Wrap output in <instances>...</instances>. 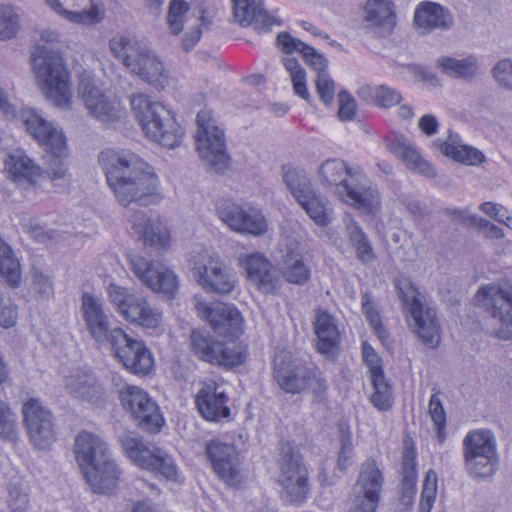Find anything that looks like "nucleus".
Masks as SVG:
<instances>
[{
    "label": "nucleus",
    "instance_id": "bb28decb",
    "mask_svg": "<svg viewBox=\"0 0 512 512\" xmlns=\"http://www.w3.org/2000/svg\"><path fill=\"white\" fill-rule=\"evenodd\" d=\"M140 79L154 86L156 89H163L168 80V73L164 69L163 63L148 48L144 47L138 50L133 63L130 67Z\"/></svg>",
    "mask_w": 512,
    "mask_h": 512
},
{
    "label": "nucleus",
    "instance_id": "13d9d810",
    "mask_svg": "<svg viewBox=\"0 0 512 512\" xmlns=\"http://www.w3.org/2000/svg\"><path fill=\"white\" fill-rule=\"evenodd\" d=\"M189 10L185 0H172L169 4L167 23L170 32L178 35L183 30V16Z\"/></svg>",
    "mask_w": 512,
    "mask_h": 512
},
{
    "label": "nucleus",
    "instance_id": "aec40b11",
    "mask_svg": "<svg viewBox=\"0 0 512 512\" xmlns=\"http://www.w3.org/2000/svg\"><path fill=\"white\" fill-rule=\"evenodd\" d=\"M205 455L223 482L229 486L240 483V454L234 444L212 439L206 443Z\"/></svg>",
    "mask_w": 512,
    "mask_h": 512
},
{
    "label": "nucleus",
    "instance_id": "4468645a",
    "mask_svg": "<svg viewBox=\"0 0 512 512\" xmlns=\"http://www.w3.org/2000/svg\"><path fill=\"white\" fill-rule=\"evenodd\" d=\"M475 302L499 324L496 336L502 340L512 339V286L489 284L476 293Z\"/></svg>",
    "mask_w": 512,
    "mask_h": 512
},
{
    "label": "nucleus",
    "instance_id": "e2e57ef3",
    "mask_svg": "<svg viewBox=\"0 0 512 512\" xmlns=\"http://www.w3.org/2000/svg\"><path fill=\"white\" fill-rule=\"evenodd\" d=\"M338 118L343 121H352L356 116L357 104L350 92L341 90L338 93Z\"/></svg>",
    "mask_w": 512,
    "mask_h": 512
},
{
    "label": "nucleus",
    "instance_id": "cd10ccee",
    "mask_svg": "<svg viewBox=\"0 0 512 512\" xmlns=\"http://www.w3.org/2000/svg\"><path fill=\"white\" fill-rule=\"evenodd\" d=\"M233 15L235 21L242 27L253 25L254 29L259 33H268L274 25L281 26L282 20L270 15L263 4H256L250 1L238 6H233Z\"/></svg>",
    "mask_w": 512,
    "mask_h": 512
},
{
    "label": "nucleus",
    "instance_id": "4c0bfd02",
    "mask_svg": "<svg viewBox=\"0 0 512 512\" xmlns=\"http://www.w3.org/2000/svg\"><path fill=\"white\" fill-rule=\"evenodd\" d=\"M346 234L356 258L362 264H369L377 259L372 243L363 228L353 218L346 223Z\"/></svg>",
    "mask_w": 512,
    "mask_h": 512
},
{
    "label": "nucleus",
    "instance_id": "79ce46f5",
    "mask_svg": "<svg viewBox=\"0 0 512 512\" xmlns=\"http://www.w3.org/2000/svg\"><path fill=\"white\" fill-rule=\"evenodd\" d=\"M130 374L139 378L150 377L155 371V359L150 349L142 342L130 338Z\"/></svg>",
    "mask_w": 512,
    "mask_h": 512
},
{
    "label": "nucleus",
    "instance_id": "69168bd1",
    "mask_svg": "<svg viewBox=\"0 0 512 512\" xmlns=\"http://www.w3.org/2000/svg\"><path fill=\"white\" fill-rule=\"evenodd\" d=\"M110 301L117 307L118 312L128 320V292L125 287L110 283L108 288Z\"/></svg>",
    "mask_w": 512,
    "mask_h": 512
},
{
    "label": "nucleus",
    "instance_id": "b1692460",
    "mask_svg": "<svg viewBox=\"0 0 512 512\" xmlns=\"http://www.w3.org/2000/svg\"><path fill=\"white\" fill-rule=\"evenodd\" d=\"M78 93L91 115L102 121H113L119 118V110L104 92L95 84L90 76H81Z\"/></svg>",
    "mask_w": 512,
    "mask_h": 512
},
{
    "label": "nucleus",
    "instance_id": "5fc2aeb1",
    "mask_svg": "<svg viewBox=\"0 0 512 512\" xmlns=\"http://www.w3.org/2000/svg\"><path fill=\"white\" fill-rule=\"evenodd\" d=\"M20 29L18 14L10 5H0V40L6 41L16 37Z\"/></svg>",
    "mask_w": 512,
    "mask_h": 512
},
{
    "label": "nucleus",
    "instance_id": "6ab92c4d",
    "mask_svg": "<svg viewBox=\"0 0 512 512\" xmlns=\"http://www.w3.org/2000/svg\"><path fill=\"white\" fill-rule=\"evenodd\" d=\"M195 307L219 336L237 339L243 333L244 320L234 304L218 302L210 305L199 301Z\"/></svg>",
    "mask_w": 512,
    "mask_h": 512
},
{
    "label": "nucleus",
    "instance_id": "37998d69",
    "mask_svg": "<svg viewBox=\"0 0 512 512\" xmlns=\"http://www.w3.org/2000/svg\"><path fill=\"white\" fill-rule=\"evenodd\" d=\"M468 475L476 481L492 479L499 466V456H463Z\"/></svg>",
    "mask_w": 512,
    "mask_h": 512
},
{
    "label": "nucleus",
    "instance_id": "f3484780",
    "mask_svg": "<svg viewBox=\"0 0 512 512\" xmlns=\"http://www.w3.org/2000/svg\"><path fill=\"white\" fill-rule=\"evenodd\" d=\"M130 460L138 467L152 472L157 478L180 482L181 472L174 457L161 448H149L137 439L130 438Z\"/></svg>",
    "mask_w": 512,
    "mask_h": 512
},
{
    "label": "nucleus",
    "instance_id": "72a5a7b5",
    "mask_svg": "<svg viewBox=\"0 0 512 512\" xmlns=\"http://www.w3.org/2000/svg\"><path fill=\"white\" fill-rule=\"evenodd\" d=\"M314 330L318 352L326 356L334 355L339 348L340 333L333 316L325 310L318 311Z\"/></svg>",
    "mask_w": 512,
    "mask_h": 512
},
{
    "label": "nucleus",
    "instance_id": "473e14b6",
    "mask_svg": "<svg viewBox=\"0 0 512 512\" xmlns=\"http://www.w3.org/2000/svg\"><path fill=\"white\" fill-rule=\"evenodd\" d=\"M432 147L451 160H486L481 150L465 144L462 137L452 130L448 131L446 139H435Z\"/></svg>",
    "mask_w": 512,
    "mask_h": 512
},
{
    "label": "nucleus",
    "instance_id": "864d4df0",
    "mask_svg": "<svg viewBox=\"0 0 512 512\" xmlns=\"http://www.w3.org/2000/svg\"><path fill=\"white\" fill-rule=\"evenodd\" d=\"M17 436V416L9 403L0 399V439L14 441Z\"/></svg>",
    "mask_w": 512,
    "mask_h": 512
},
{
    "label": "nucleus",
    "instance_id": "603ef678",
    "mask_svg": "<svg viewBox=\"0 0 512 512\" xmlns=\"http://www.w3.org/2000/svg\"><path fill=\"white\" fill-rule=\"evenodd\" d=\"M337 430L340 441L337 465L341 471H345L353 453L352 433L349 424L344 420L338 421Z\"/></svg>",
    "mask_w": 512,
    "mask_h": 512
},
{
    "label": "nucleus",
    "instance_id": "052dcab7",
    "mask_svg": "<svg viewBox=\"0 0 512 512\" xmlns=\"http://www.w3.org/2000/svg\"><path fill=\"white\" fill-rule=\"evenodd\" d=\"M362 357L369 369L370 378L385 375L382 359L367 341L362 343Z\"/></svg>",
    "mask_w": 512,
    "mask_h": 512
},
{
    "label": "nucleus",
    "instance_id": "bf43d9fd",
    "mask_svg": "<svg viewBox=\"0 0 512 512\" xmlns=\"http://www.w3.org/2000/svg\"><path fill=\"white\" fill-rule=\"evenodd\" d=\"M316 93L319 100L326 106L330 107L335 97V82L328 73H322L315 79Z\"/></svg>",
    "mask_w": 512,
    "mask_h": 512
},
{
    "label": "nucleus",
    "instance_id": "a878e982",
    "mask_svg": "<svg viewBox=\"0 0 512 512\" xmlns=\"http://www.w3.org/2000/svg\"><path fill=\"white\" fill-rule=\"evenodd\" d=\"M413 21L424 34L433 30L446 31L454 24L449 9L432 1H422L417 5Z\"/></svg>",
    "mask_w": 512,
    "mask_h": 512
},
{
    "label": "nucleus",
    "instance_id": "ddd939ff",
    "mask_svg": "<svg viewBox=\"0 0 512 512\" xmlns=\"http://www.w3.org/2000/svg\"><path fill=\"white\" fill-rule=\"evenodd\" d=\"M19 121H21L26 132L36 140L45 153L59 160L68 157L65 133L43 118L36 109L30 107L21 108L19 111Z\"/></svg>",
    "mask_w": 512,
    "mask_h": 512
},
{
    "label": "nucleus",
    "instance_id": "de8ad7c7",
    "mask_svg": "<svg viewBox=\"0 0 512 512\" xmlns=\"http://www.w3.org/2000/svg\"><path fill=\"white\" fill-rule=\"evenodd\" d=\"M285 493L286 501L290 504L301 505L307 499L310 491L308 474L298 476L294 479L287 478V480H279Z\"/></svg>",
    "mask_w": 512,
    "mask_h": 512
},
{
    "label": "nucleus",
    "instance_id": "0e129e2a",
    "mask_svg": "<svg viewBox=\"0 0 512 512\" xmlns=\"http://www.w3.org/2000/svg\"><path fill=\"white\" fill-rule=\"evenodd\" d=\"M302 58L308 66L317 72V75L328 73V59L314 47L305 46L304 51H302Z\"/></svg>",
    "mask_w": 512,
    "mask_h": 512
},
{
    "label": "nucleus",
    "instance_id": "7ed1b4c3",
    "mask_svg": "<svg viewBox=\"0 0 512 512\" xmlns=\"http://www.w3.org/2000/svg\"><path fill=\"white\" fill-rule=\"evenodd\" d=\"M30 59L38 85L45 97L58 108H70V73L61 53L45 45H36Z\"/></svg>",
    "mask_w": 512,
    "mask_h": 512
},
{
    "label": "nucleus",
    "instance_id": "6e6d98bb",
    "mask_svg": "<svg viewBox=\"0 0 512 512\" xmlns=\"http://www.w3.org/2000/svg\"><path fill=\"white\" fill-rule=\"evenodd\" d=\"M437 496V474L429 469L423 481L418 512H430Z\"/></svg>",
    "mask_w": 512,
    "mask_h": 512
},
{
    "label": "nucleus",
    "instance_id": "f257e3e1",
    "mask_svg": "<svg viewBox=\"0 0 512 512\" xmlns=\"http://www.w3.org/2000/svg\"><path fill=\"white\" fill-rule=\"evenodd\" d=\"M75 458L95 494L110 495L119 483L121 470L108 445L93 433L83 431L75 438Z\"/></svg>",
    "mask_w": 512,
    "mask_h": 512
},
{
    "label": "nucleus",
    "instance_id": "20e7f679",
    "mask_svg": "<svg viewBox=\"0 0 512 512\" xmlns=\"http://www.w3.org/2000/svg\"><path fill=\"white\" fill-rule=\"evenodd\" d=\"M130 107L145 135L164 148L180 145L184 132L171 110L144 94L130 97Z\"/></svg>",
    "mask_w": 512,
    "mask_h": 512
},
{
    "label": "nucleus",
    "instance_id": "09e8293b",
    "mask_svg": "<svg viewBox=\"0 0 512 512\" xmlns=\"http://www.w3.org/2000/svg\"><path fill=\"white\" fill-rule=\"evenodd\" d=\"M5 164L9 179L17 184L26 182L32 185L40 176V167L35 162H5Z\"/></svg>",
    "mask_w": 512,
    "mask_h": 512
},
{
    "label": "nucleus",
    "instance_id": "f03ea898",
    "mask_svg": "<svg viewBox=\"0 0 512 512\" xmlns=\"http://www.w3.org/2000/svg\"><path fill=\"white\" fill-rule=\"evenodd\" d=\"M319 173L330 186H336L343 202L363 215L374 216L381 209V195L376 185L347 167L346 162H322Z\"/></svg>",
    "mask_w": 512,
    "mask_h": 512
},
{
    "label": "nucleus",
    "instance_id": "c756f323",
    "mask_svg": "<svg viewBox=\"0 0 512 512\" xmlns=\"http://www.w3.org/2000/svg\"><path fill=\"white\" fill-rule=\"evenodd\" d=\"M132 228L145 247L165 250L170 246V231L159 219L142 216L133 222Z\"/></svg>",
    "mask_w": 512,
    "mask_h": 512
},
{
    "label": "nucleus",
    "instance_id": "c85d7f7f",
    "mask_svg": "<svg viewBox=\"0 0 512 512\" xmlns=\"http://www.w3.org/2000/svg\"><path fill=\"white\" fill-rule=\"evenodd\" d=\"M66 390L75 398L98 403L103 396V388L91 370L78 368L64 379Z\"/></svg>",
    "mask_w": 512,
    "mask_h": 512
},
{
    "label": "nucleus",
    "instance_id": "393cba45",
    "mask_svg": "<svg viewBox=\"0 0 512 512\" xmlns=\"http://www.w3.org/2000/svg\"><path fill=\"white\" fill-rule=\"evenodd\" d=\"M241 266L250 282L263 294L275 293L279 285V276L271 262L261 253L248 254L240 259Z\"/></svg>",
    "mask_w": 512,
    "mask_h": 512
},
{
    "label": "nucleus",
    "instance_id": "58836bf2",
    "mask_svg": "<svg viewBox=\"0 0 512 512\" xmlns=\"http://www.w3.org/2000/svg\"><path fill=\"white\" fill-rule=\"evenodd\" d=\"M0 280L15 289L21 285L22 273L19 260L12 247L0 237Z\"/></svg>",
    "mask_w": 512,
    "mask_h": 512
},
{
    "label": "nucleus",
    "instance_id": "4d7b16f0",
    "mask_svg": "<svg viewBox=\"0 0 512 512\" xmlns=\"http://www.w3.org/2000/svg\"><path fill=\"white\" fill-rule=\"evenodd\" d=\"M389 149L399 160H424L416 146L403 135H397L391 139Z\"/></svg>",
    "mask_w": 512,
    "mask_h": 512
},
{
    "label": "nucleus",
    "instance_id": "a19ab883",
    "mask_svg": "<svg viewBox=\"0 0 512 512\" xmlns=\"http://www.w3.org/2000/svg\"><path fill=\"white\" fill-rule=\"evenodd\" d=\"M104 172L107 183L118 202L124 207H128V162H106Z\"/></svg>",
    "mask_w": 512,
    "mask_h": 512
},
{
    "label": "nucleus",
    "instance_id": "412c9836",
    "mask_svg": "<svg viewBox=\"0 0 512 512\" xmlns=\"http://www.w3.org/2000/svg\"><path fill=\"white\" fill-rule=\"evenodd\" d=\"M229 395L224 386L213 379L201 382L195 395V406L200 416L212 423H218L231 415Z\"/></svg>",
    "mask_w": 512,
    "mask_h": 512
},
{
    "label": "nucleus",
    "instance_id": "39448f33",
    "mask_svg": "<svg viewBox=\"0 0 512 512\" xmlns=\"http://www.w3.org/2000/svg\"><path fill=\"white\" fill-rule=\"evenodd\" d=\"M81 313L86 329L99 344L110 343L115 357L128 369V334L121 328L111 329L103 302L92 293L85 292L81 297Z\"/></svg>",
    "mask_w": 512,
    "mask_h": 512
},
{
    "label": "nucleus",
    "instance_id": "a18cd8bd",
    "mask_svg": "<svg viewBox=\"0 0 512 512\" xmlns=\"http://www.w3.org/2000/svg\"><path fill=\"white\" fill-rule=\"evenodd\" d=\"M438 65L444 74L451 77L470 78L477 72V61L473 56L460 60L452 57H441L438 59Z\"/></svg>",
    "mask_w": 512,
    "mask_h": 512
},
{
    "label": "nucleus",
    "instance_id": "e433bc0d",
    "mask_svg": "<svg viewBox=\"0 0 512 512\" xmlns=\"http://www.w3.org/2000/svg\"><path fill=\"white\" fill-rule=\"evenodd\" d=\"M162 311L152 306L144 297L130 295V323L144 330L155 331L162 322Z\"/></svg>",
    "mask_w": 512,
    "mask_h": 512
},
{
    "label": "nucleus",
    "instance_id": "49530a36",
    "mask_svg": "<svg viewBox=\"0 0 512 512\" xmlns=\"http://www.w3.org/2000/svg\"><path fill=\"white\" fill-rule=\"evenodd\" d=\"M371 384L374 392L370 397L371 404L381 412L390 410L394 403L392 386L386 379L385 375L382 377H372Z\"/></svg>",
    "mask_w": 512,
    "mask_h": 512
},
{
    "label": "nucleus",
    "instance_id": "1a4fd4ad",
    "mask_svg": "<svg viewBox=\"0 0 512 512\" xmlns=\"http://www.w3.org/2000/svg\"><path fill=\"white\" fill-rule=\"evenodd\" d=\"M191 346L199 360L225 369L241 366L248 356L246 347L235 342L219 341L203 331H192Z\"/></svg>",
    "mask_w": 512,
    "mask_h": 512
},
{
    "label": "nucleus",
    "instance_id": "3c124183",
    "mask_svg": "<svg viewBox=\"0 0 512 512\" xmlns=\"http://www.w3.org/2000/svg\"><path fill=\"white\" fill-rule=\"evenodd\" d=\"M283 277L292 284L303 285L311 277L310 268L304 263L302 258H292L287 255L284 261Z\"/></svg>",
    "mask_w": 512,
    "mask_h": 512
},
{
    "label": "nucleus",
    "instance_id": "2eb2a0df",
    "mask_svg": "<svg viewBox=\"0 0 512 512\" xmlns=\"http://www.w3.org/2000/svg\"><path fill=\"white\" fill-rule=\"evenodd\" d=\"M23 423L31 445L49 450L56 442V420L52 411L38 398H29L22 406Z\"/></svg>",
    "mask_w": 512,
    "mask_h": 512
},
{
    "label": "nucleus",
    "instance_id": "ea45409f",
    "mask_svg": "<svg viewBox=\"0 0 512 512\" xmlns=\"http://www.w3.org/2000/svg\"><path fill=\"white\" fill-rule=\"evenodd\" d=\"M384 476L377 462L373 458L367 459L361 465V470L356 485L360 488V494H374V498L380 499L383 489Z\"/></svg>",
    "mask_w": 512,
    "mask_h": 512
},
{
    "label": "nucleus",
    "instance_id": "680f3d73",
    "mask_svg": "<svg viewBox=\"0 0 512 512\" xmlns=\"http://www.w3.org/2000/svg\"><path fill=\"white\" fill-rule=\"evenodd\" d=\"M375 106L383 109L394 107L401 103L402 95L399 90L387 86L377 85Z\"/></svg>",
    "mask_w": 512,
    "mask_h": 512
},
{
    "label": "nucleus",
    "instance_id": "2f4dec72",
    "mask_svg": "<svg viewBox=\"0 0 512 512\" xmlns=\"http://www.w3.org/2000/svg\"><path fill=\"white\" fill-rule=\"evenodd\" d=\"M417 453L413 446H405L402 452L399 501L411 506L417 492Z\"/></svg>",
    "mask_w": 512,
    "mask_h": 512
},
{
    "label": "nucleus",
    "instance_id": "338daca9",
    "mask_svg": "<svg viewBox=\"0 0 512 512\" xmlns=\"http://www.w3.org/2000/svg\"><path fill=\"white\" fill-rule=\"evenodd\" d=\"M468 220L469 224L476 227L486 238L501 239L505 235L502 228L477 215L469 216Z\"/></svg>",
    "mask_w": 512,
    "mask_h": 512
},
{
    "label": "nucleus",
    "instance_id": "c9c22d12",
    "mask_svg": "<svg viewBox=\"0 0 512 512\" xmlns=\"http://www.w3.org/2000/svg\"><path fill=\"white\" fill-rule=\"evenodd\" d=\"M277 464L280 471L279 480H287V478L294 479L298 476L308 474L301 453L290 441H281L279 443Z\"/></svg>",
    "mask_w": 512,
    "mask_h": 512
},
{
    "label": "nucleus",
    "instance_id": "c03bdc74",
    "mask_svg": "<svg viewBox=\"0 0 512 512\" xmlns=\"http://www.w3.org/2000/svg\"><path fill=\"white\" fill-rule=\"evenodd\" d=\"M361 308L374 334L383 346H388L390 344V333L382 323L381 315L370 292L361 295Z\"/></svg>",
    "mask_w": 512,
    "mask_h": 512
},
{
    "label": "nucleus",
    "instance_id": "5701e85b",
    "mask_svg": "<svg viewBox=\"0 0 512 512\" xmlns=\"http://www.w3.org/2000/svg\"><path fill=\"white\" fill-rule=\"evenodd\" d=\"M141 167L130 173V202L140 206L157 205L164 195L160 190V181L148 162H136Z\"/></svg>",
    "mask_w": 512,
    "mask_h": 512
},
{
    "label": "nucleus",
    "instance_id": "8fccbe9b",
    "mask_svg": "<svg viewBox=\"0 0 512 512\" xmlns=\"http://www.w3.org/2000/svg\"><path fill=\"white\" fill-rule=\"evenodd\" d=\"M428 404V412L436 430V437L439 443L446 440L447 415L443 403L439 397L440 391L433 389Z\"/></svg>",
    "mask_w": 512,
    "mask_h": 512
},
{
    "label": "nucleus",
    "instance_id": "774afa93",
    "mask_svg": "<svg viewBox=\"0 0 512 512\" xmlns=\"http://www.w3.org/2000/svg\"><path fill=\"white\" fill-rule=\"evenodd\" d=\"M373 493L369 495H356L352 501L349 512H376L379 507L380 499L374 498Z\"/></svg>",
    "mask_w": 512,
    "mask_h": 512
},
{
    "label": "nucleus",
    "instance_id": "0eeeda50",
    "mask_svg": "<svg viewBox=\"0 0 512 512\" xmlns=\"http://www.w3.org/2000/svg\"><path fill=\"white\" fill-rule=\"evenodd\" d=\"M273 379L288 394H299L315 381L317 388L314 393L317 398L323 399L328 388L326 380L318 375L317 369L287 355H277L274 358Z\"/></svg>",
    "mask_w": 512,
    "mask_h": 512
},
{
    "label": "nucleus",
    "instance_id": "f704fd0d",
    "mask_svg": "<svg viewBox=\"0 0 512 512\" xmlns=\"http://www.w3.org/2000/svg\"><path fill=\"white\" fill-rule=\"evenodd\" d=\"M463 456H499L494 433L489 429L468 431L463 442Z\"/></svg>",
    "mask_w": 512,
    "mask_h": 512
},
{
    "label": "nucleus",
    "instance_id": "4be33fe9",
    "mask_svg": "<svg viewBox=\"0 0 512 512\" xmlns=\"http://www.w3.org/2000/svg\"><path fill=\"white\" fill-rule=\"evenodd\" d=\"M130 415L144 432L158 434L165 425L156 401L144 389L130 385Z\"/></svg>",
    "mask_w": 512,
    "mask_h": 512
},
{
    "label": "nucleus",
    "instance_id": "423d86ee",
    "mask_svg": "<svg viewBox=\"0 0 512 512\" xmlns=\"http://www.w3.org/2000/svg\"><path fill=\"white\" fill-rule=\"evenodd\" d=\"M395 289L402 302L403 311L413 321V330L417 337L427 347H438L440 325L436 310L422 303L418 288L409 279L395 281Z\"/></svg>",
    "mask_w": 512,
    "mask_h": 512
},
{
    "label": "nucleus",
    "instance_id": "9d476101",
    "mask_svg": "<svg viewBox=\"0 0 512 512\" xmlns=\"http://www.w3.org/2000/svg\"><path fill=\"white\" fill-rule=\"evenodd\" d=\"M191 271L196 283L210 294L228 295L237 282L232 269L216 254H199L193 260Z\"/></svg>",
    "mask_w": 512,
    "mask_h": 512
},
{
    "label": "nucleus",
    "instance_id": "f8f14e48",
    "mask_svg": "<svg viewBox=\"0 0 512 512\" xmlns=\"http://www.w3.org/2000/svg\"><path fill=\"white\" fill-rule=\"evenodd\" d=\"M216 213L235 233L260 237L268 231V221L262 210L257 207L243 206L230 199H220L216 202Z\"/></svg>",
    "mask_w": 512,
    "mask_h": 512
},
{
    "label": "nucleus",
    "instance_id": "7c9ffc66",
    "mask_svg": "<svg viewBox=\"0 0 512 512\" xmlns=\"http://www.w3.org/2000/svg\"><path fill=\"white\" fill-rule=\"evenodd\" d=\"M364 12V20L377 30L380 37L392 34L396 26V15L391 0H367Z\"/></svg>",
    "mask_w": 512,
    "mask_h": 512
},
{
    "label": "nucleus",
    "instance_id": "6e6552de",
    "mask_svg": "<svg viewBox=\"0 0 512 512\" xmlns=\"http://www.w3.org/2000/svg\"><path fill=\"white\" fill-rule=\"evenodd\" d=\"M283 181L306 214L318 225L325 227L332 221L328 201L316 191L304 171L282 166Z\"/></svg>",
    "mask_w": 512,
    "mask_h": 512
},
{
    "label": "nucleus",
    "instance_id": "9b49d317",
    "mask_svg": "<svg viewBox=\"0 0 512 512\" xmlns=\"http://www.w3.org/2000/svg\"><path fill=\"white\" fill-rule=\"evenodd\" d=\"M191 271L196 283L210 294L228 295L237 282L232 269L216 254H199L193 260Z\"/></svg>",
    "mask_w": 512,
    "mask_h": 512
},
{
    "label": "nucleus",
    "instance_id": "a211bd4d",
    "mask_svg": "<svg viewBox=\"0 0 512 512\" xmlns=\"http://www.w3.org/2000/svg\"><path fill=\"white\" fill-rule=\"evenodd\" d=\"M131 269L139 280L153 292L172 300L179 288V279L169 267L139 257L130 261Z\"/></svg>",
    "mask_w": 512,
    "mask_h": 512
},
{
    "label": "nucleus",
    "instance_id": "dca6fc26",
    "mask_svg": "<svg viewBox=\"0 0 512 512\" xmlns=\"http://www.w3.org/2000/svg\"><path fill=\"white\" fill-rule=\"evenodd\" d=\"M195 148L202 160H231L225 132L216 125L210 110H201L196 116Z\"/></svg>",
    "mask_w": 512,
    "mask_h": 512
}]
</instances>
